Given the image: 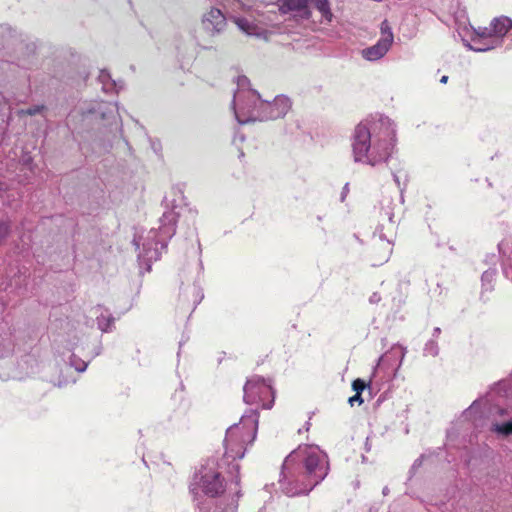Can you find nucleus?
<instances>
[{"instance_id": "nucleus-2", "label": "nucleus", "mask_w": 512, "mask_h": 512, "mask_svg": "<svg viewBox=\"0 0 512 512\" xmlns=\"http://www.w3.org/2000/svg\"><path fill=\"white\" fill-rule=\"evenodd\" d=\"M329 472L328 457L316 445H300L284 460L280 473L281 491L289 496L307 495Z\"/></svg>"}, {"instance_id": "nucleus-26", "label": "nucleus", "mask_w": 512, "mask_h": 512, "mask_svg": "<svg viewBox=\"0 0 512 512\" xmlns=\"http://www.w3.org/2000/svg\"><path fill=\"white\" fill-rule=\"evenodd\" d=\"M503 274L507 279L512 281V264H503Z\"/></svg>"}, {"instance_id": "nucleus-28", "label": "nucleus", "mask_w": 512, "mask_h": 512, "mask_svg": "<svg viewBox=\"0 0 512 512\" xmlns=\"http://www.w3.org/2000/svg\"><path fill=\"white\" fill-rule=\"evenodd\" d=\"M9 232V225L7 223H0V241L6 237Z\"/></svg>"}, {"instance_id": "nucleus-44", "label": "nucleus", "mask_w": 512, "mask_h": 512, "mask_svg": "<svg viewBox=\"0 0 512 512\" xmlns=\"http://www.w3.org/2000/svg\"><path fill=\"white\" fill-rule=\"evenodd\" d=\"M365 446H367L366 451H369L370 445H368V443H365Z\"/></svg>"}, {"instance_id": "nucleus-41", "label": "nucleus", "mask_w": 512, "mask_h": 512, "mask_svg": "<svg viewBox=\"0 0 512 512\" xmlns=\"http://www.w3.org/2000/svg\"><path fill=\"white\" fill-rule=\"evenodd\" d=\"M387 491H388V488H387V487H385V488L383 489V494H387Z\"/></svg>"}, {"instance_id": "nucleus-24", "label": "nucleus", "mask_w": 512, "mask_h": 512, "mask_svg": "<svg viewBox=\"0 0 512 512\" xmlns=\"http://www.w3.org/2000/svg\"><path fill=\"white\" fill-rule=\"evenodd\" d=\"M387 34H390V36L392 37V42H393L394 41V35H393V32H392V29L389 26L387 20H384L381 23V36H380V38H384V36L387 35Z\"/></svg>"}, {"instance_id": "nucleus-38", "label": "nucleus", "mask_w": 512, "mask_h": 512, "mask_svg": "<svg viewBox=\"0 0 512 512\" xmlns=\"http://www.w3.org/2000/svg\"><path fill=\"white\" fill-rule=\"evenodd\" d=\"M498 414L500 416H503V415L507 414V411L505 409H498Z\"/></svg>"}, {"instance_id": "nucleus-13", "label": "nucleus", "mask_w": 512, "mask_h": 512, "mask_svg": "<svg viewBox=\"0 0 512 512\" xmlns=\"http://www.w3.org/2000/svg\"><path fill=\"white\" fill-rule=\"evenodd\" d=\"M393 218H394V212H393L392 208L390 207V204L386 208H382V211H381V221L382 222L387 221L389 223V226H390L391 230L394 229V224H395V222L393 221ZM383 229H384V223H380L377 226V228H376V230H375V232L373 234L374 240H376V239L379 240V248L382 251L379 259H377L373 263V265H381V264L387 262L389 257H390V255H391V253H392V243H391V240L383 232Z\"/></svg>"}, {"instance_id": "nucleus-19", "label": "nucleus", "mask_w": 512, "mask_h": 512, "mask_svg": "<svg viewBox=\"0 0 512 512\" xmlns=\"http://www.w3.org/2000/svg\"><path fill=\"white\" fill-rule=\"evenodd\" d=\"M98 82L101 84L102 91L105 93H118L123 89V82L116 81L111 77L109 71L102 69L98 75Z\"/></svg>"}, {"instance_id": "nucleus-40", "label": "nucleus", "mask_w": 512, "mask_h": 512, "mask_svg": "<svg viewBox=\"0 0 512 512\" xmlns=\"http://www.w3.org/2000/svg\"><path fill=\"white\" fill-rule=\"evenodd\" d=\"M420 462H421V460H420V459L415 460V463H414V465H413V466L415 467L416 465H420Z\"/></svg>"}, {"instance_id": "nucleus-7", "label": "nucleus", "mask_w": 512, "mask_h": 512, "mask_svg": "<svg viewBox=\"0 0 512 512\" xmlns=\"http://www.w3.org/2000/svg\"><path fill=\"white\" fill-rule=\"evenodd\" d=\"M259 413L256 409H248L239 423L231 425L225 435V456L233 460L242 459L246 446L252 444L258 430Z\"/></svg>"}, {"instance_id": "nucleus-11", "label": "nucleus", "mask_w": 512, "mask_h": 512, "mask_svg": "<svg viewBox=\"0 0 512 512\" xmlns=\"http://www.w3.org/2000/svg\"><path fill=\"white\" fill-rule=\"evenodd\" d=\"M243 400L249 405H258L263 409H271L275 392L270 381L260 376L250 377L244 385Z\"/></svg>"}, {"instance_id": "nucleus-25", "label": "nucleus", "mask_w": 512, "mask_h": 512, "mask_svg": "<svg viewBox=\"0 0 512 512\" xmlns=\"http://www.w3.org/2000/svg\"><path fill=\"white\" fill-rule=\"evenodd\" d=\"M366 383L362 379H356L352 383V388L356 393L361 394V392L365 389Z\"/></svg>"}, {"instance_id": "nucleus-4", "label": "nucleus", "mask_w": 512, "mask_h": 512, "mask_svg": "<svg viewBox=\"0 0 512 512\" xmlns=\"http://www.w3.org/2000/svg\"><path fill=\"white\" fill-rule=\"evenodd\" d=\"M165 211L159 219V228L151 229L146 236L135 237L133 242L138 252V262L141 270L150 272L152 263L160 258L161 251L167 247L168 241L176 233L179 216L188 210L193 216L196 211L187 207L186 198L179 189H172L164 198Z\"/></svg>"}, {"instance_id": "nucleus-43", "label": "nucleus", "mask_w": 512, "mask_h": 512, "mask_svg": "<svg viewBox=\"0 0 512 512\" xmlns=\"http://www.w3.org/2000/svg\"><path fill=\"white\" fill-rule=\"evenodd\" d=\"M365 446H367L366 451H369L370 445H368V443H365Z\"/></svg>"}, {"instance_id": "nucleus-39", "label": "nucleus", "mask_w": 512, "mask_h": 512, "mask_svg": "<svg viewBox=\"0 0 512 512\" xmlns=\"http://www.w3.org/2000/svg\"><path fill=\"white\" fill-rule=\"evenodd\" d=\"M383 359H384V356L380 357V359H379V361H378L377 366H379V365H380V362H381V361H383ZM377 368H378V367H376V368H375L374 373L376 372Z\"/></svg>"}, {"instance_id": "nucleus-22", "label": "nucleus", "mask_w": 512, "mask_h": 512, "mask_svg": "<svg viewBox=\"0 0 512 512\" xmlns=\"http://www.w3.org/2000/svg\"><path fill=\"white\" fill-rule=\"evenodd\" d=\"M425 356L436 357L439 353V347L435 339L427 341L423 349Z\"/></svg>"}, {"instance_id": "nucleus-30", "label": "nucleus", "mask_w": 512, "mask_h": 512, "mask_svg": "<svg viewBox=\"0 0 512 512\" xmlns=\"http://www.w3.org/2000/svg\"><path fill=\"white\" fill-rule=\"evenodd\" d=\"M40 110H41V107L36 106V107H33V108H29L27 110H22L21 113L27 114V115H35V114L39 113Z\"/></svg>"}, {"instance_id": "nucleus-3", "label": "nucleus", "mask_w": 512, "mask_h": 512, "mask_svg": "<svg viewBox=\"0 0 512 512\" xmlns=\"http://www.w3.org/2000/svg\"><path fill=\"white\" fill-rule=\"evenodd\" d=\"M396 124L384 115H373L361 121L351 136L355 163L377 167L386 163L396 148Z\"/></svg>"}, {"instance_id": "nucleus-12", "label": "nucleus", "mask_w": 512, "mask_h": 512, "mask_svg": "<svg viewBox=\"0 0 512 512\" xmlns=\"http://www.w3.org/2000/svg\"><path fill=\"white\" fill-rule=\"evenodd\" d=\"M89 77L88 60L75 51L66 54V86L81 87Z\"/></svg>"}, {"instance_id": "nucleus-21", "label": "nucleus", "mask_w": 512, "mask_h": 512, "mask_svg": "<svg viewBox=\"0 0 512 512\" xmlns=\"http://www.w3.org/2000/svg\"><path fill=\"white\" fill-rule=\"evenodd\" d=\"M481 401L475 400L462 414L465 420L473 421L476 415L480 413Z\"/></svg>"}, {"instance_id": "nucleus-15", "label": "nucleus", "mask_w": 512, "mask_h": 512, "mask_svg": "<svg viewBox=\"0 0 512 512\" xmlns=\"http://www.w3.org/2000/svg\"><path fill=\"white\" fill-rule=\"evenodd\" d=\"M391 46L392 37L390 34H387L384 38H379L376 44L362 49L361 56L367 61L374 62L383 58L390 50Z\"/></svg>"}, {"instance_id": "nucleus-31", "label": "nucleus", "mask_w": 512, "mask_h": 512, "mask_svg": "<svg viewBox=\"0 0 512 512\" xmlns=\"http://www.w3.org/2000/svg\"><path fill=\"white\" fill-rule=\"evenodd\" d=\"M381 300V297L378 293H373L369 299L370 303H378Z\"/></svg>"}, {"instance_id": "nucleus-36", "label": "nucleus", "mask_w": 512, "mask_h": 512, "mask_svg": "<svg viewBox=\"0 0 512 512\" xmlns=\"http://www.w3.org/2000/svg\"><path fill=\"white\" fill-rule=\"evenodd\" d=\"M447 81H448V76H446V75L442 76V77H441V79H440V82H441L442 84L447 83Z\"/></svg>"}, {"instance_id": "nucleus-42", "label": "nucleus", "mask_w": 512, "mask_h": 512, "mask_svg": "<svg viewBox=\"0 0 512 512\" xmlns=\"http://www.w3.org/2000/svg\"><path fill=\"white\" fill-rule=\"evenodd\" d=\"M365 446H367L366 451H369L370 445H368V443H365Z\"/></svg>"}, {"instance_id": "nucleus-6", "label": "nucleus", "mask_w": 512, "mask_h": 512, "mask_svg": "<svg viewBox=\"0 0 512 512\" xmlns=\"http://www.w3.org/2000/svg\"><path fill=\"white\" fill-rule=\"evenodd\" d=\"M237 87L232 107L239 124L280 119L291 109V100L284 95L276 96L271 102L262 100L259 93L250 88L246 76L238 77Z\"/></svg>"}, {"instance_id": "nucleus-45", "label": "nucleus", "mask_w": 512, "mask_h": 512, "mask_svg": "<svg viewBox=\"0 0 512 512\" xmlns=\"http://www.w3.org/2000/svg\"><path fill=\"white\" fill-rule=\"evenodd\" d=\"M234 469L238 470L239 469V466L236 464L233 466Z\"/></svg>"}, {"instance_id": "nucleus-18", "label": "nucleus", "mask_w": 512, "mask_h": 512, "mask_svg": "<svg viewBox=\"0 0 512 512\" xmlns=\"http://www.w3.org/2000/svg\"><path fill=\"white\" fill-rule=\"evenodd\" d=\"M204 295L202 292V289L193 284L191 286H188L181 294L180 298L181 300L188 301L187 308L191 311H194L197 305L202 301Z\"/></svg>"}, {"instance_id": "nucleus-1", "label": "nucleus", "mask_w": 512, "mask_h": 512, "mask_svg": "<svg viewBox=\"0 0 512 512\" xmlns=\"http://www.w3.org/2000/svg\"><path fill=\"white\" fill-rule=\"evenodd\" d=\"M291 13L295 18L310 20L313 11L309 0H277L274 3H238V8L229 13L230 20L248 36L267 39L282 23V14Z\"/></svg>"}, {"instance_id": "nucleus-27", "label": "nucleus", "mask_w": 512, "mask_h": 512, "mask_svg": "<svg viewBox=\"0 0 512 512\" xmlns=\"http://www.w3.org/2000/svg\"><path fill=\"white\" fill-rule=\"evenodd\" d=\"M392 350H393L395 353L397 352V350L399 351V353H400V362H399V366H400V365L402 364V361H403V359H404V357H405V354H406L407 350H406V348H405V347L400 346V345L394 346V347L392 348Z\"/></svg>"}, {"instance_id": "nucleus-34", "label": "nucleus", "mask_w": 512, "mask_h": 512, "mask_svg": "<svg viewBox=\"0 0 512 512\" xmlns=\"http://www.w3.org/2000/svg\"><path fill=\"white\" fill-rule=\"evenodd\" d=\"M245 106H246V108H250V109H254L255 108V105H253V103H251L249 101L245 102Z\"/></svg>"}, {"instance_id": "nucleus-20", "label": "nucleus", "mask_w": 512, "mask_h": 512, "mask_svg": "<svg viewBox=\"0 0 512 512\" xmlns=\"http://www.w3.org/2000/svg\"><path fill=\"white\" fill-rule=\"evenodd\" d=\"M496 275H497L496 269H488L483 272L482 277H481V282H482V288L485 291L493 290Z\"/></svg>"}, {"instance_id": "nucleus-17", "label": "nucleus", "mask_w": 512, "mask_h": 512, "mask_svg": "<svg viewBox=\"0 0 512 512\" xmlns=\"http://www.w3.org/2000/svg\"><path fill=\"white\" fill-rule=\"evenodd\" d=\"M309 8L312 10L315 9L319 15V23L320 24H330L334 18V15L330 8V3L328 0H309Z\"/></svg>"}, {"instance_id": "nucleus-33", "label": "nucleus", "mask_w": 512, "mask_h": 512, "mask_svg": "<svg viewBox=\"0 0 512 512\" xmlns=\"http://www.w3.org/2000/svg\"><path fill=\"white\" fill-rule=\"evenodd\" d=\"M440 333H441L440 328L439 327H435L434 330H433V334H432L433 338H437L440 335Z\"/></svg>"}, {"instance_id": "nucleus-9", "label": "nucleus", "mask_w": 512, "mask_h": 512, "mask_svg": "<svg viewBox=\"0 0 512 512\" xmlns=\"http://www.w3.org/2000/svg\"><path fill=\"white\" fill-rule=\"evenodd\" d=\"M83 120L97 124L107 133H113L121 129L122 121L119 115L118 104L114 102H93L80 107Z\"/></svg>"}, {"instance_id": "nucleus-32", "label": "nucleus", "mask_w": 512, "mask_h": 512, "mask_svg": "<svg viewBox=\"0 0 512 512\" xmlns=\"http://www.w3.org/2000/svg\"><path fill=\"white\" fill-rule=\"evenodd\" d=\"M348 191H349V187H348V183H346L345 186L343 187V190L341 193V201H344Z\"/></svg>"}, {"instance_id": "nucleus-35", "label": "nucleus", "mask_w": 512, "mask_h": 512, "mask_svg": "<svg viewBox=\"0 0 512 512\" xmlns=\"http://www.w3.org/2000/svg\"><path fill=\"white\" fill-rule=\"evenodd\" d=\"M237 139H239V141H240V142H243V141H244V139H245V137H244V135L235 136V138H234V142H236V141H237Z\"/></svg>"}, {"instance_id": "nucleus-23", "label": "nucleus", "mask_w": 512, "mask_h": 512, "mask_svg": "<svg viewBox=\"0 0 512 512\" xmlns=\"http://www.w3.org/2000/svg\"><path fill=\"white\" fill-rule=\"evenodd\" d=\"M401 178H402V176L400 174L393 173V179H394L396 185L398 186V188L400 189V192H401V195H402L403 191L406 188L407 175L405 173L403 174V178H404L403 186L401 185Z\"/></svg>"}, {"instance_id": "nucleus-14", "label": "nucleus", "mask_w": 512, "mask_h": 512, "mask_svg": "<svg viewBox=\"0 0 512 512\" xmlns=\"http://www.w3.org/2000/svg\"><path fill=\"white\" fill-rule=\"evenodd\" d=\"M201 27L210 37H216L223 33L227 27V17L216 7H211L201 17Z\"/></svg>"}, {"instance_id": "nucleus-16", "label": "nucleus", "mask_w": 512, "mask_h": 512, "mask_svg": "<svg viewBox=\"0 0 512 512\" xmlns=\"http://www.w3.org/2000/svg\"><path fill=\"white\" fill-rule=\"evenodd\" d=\"M91 313L96 319L97 327L99 330L104 333H108L113 330L115 318L107 308L98 305L92 308Z\"/></svg>"}, {"instance_id": "nucleus-37", "label": "nucleus", "mask_w": 512, "mask_h": 512, "mask_svg": "<svg viewBox=\"0 0 512 512\" xmlns=\"http://www.w3.org/2000/svg\"><path fill=\"white\" fill-rule=\"evenodd\" d=\"M76 382V379L73 378V379H69L67 376H66V380H65V383L68 384V383H75Z\"/></svg>"}, {"instance_id": "nucleus-29", "label": "nucleus", "mask_w": 512, "mask_h": 512, "mask_svg": "<svg viewBox=\"0 0 512 512\" xmlns=\"http://www.w3.org/2000/svg\"><path fill=\"white\" fill-rule=\"evenodd\" d=\"M348 402L351 406H353L355 403L361 404L363 402V399L361 397V394L356 393L354 396L349 398Z\"/></svg>"}, {"instance_id": "nucleus-8", "label": "nucleus", "mask_w": 512, "mask_h": 512, "mask_svg": "<svg viewBox=\"0 0 512 512\" xmlns=\"http://www.w3.org/2000/svg\"><path fill=\"white\" fill-rule=\"evenodd\" d=\"M512 28V20L506 16L495 17L488 27L474 28L472 44L468 47L475 52H486L501 47L504 37Z\"/></svg>"}, {"instance_id": "nucleus-10", "label": "nucleus", "mask_w": 512, "mask_h": 512, "mask_svg": "<svg viewBox=\"0 0 512 512\" xmlns=\"http://www.w3.org/2000/svg\"><path fill=\"white\" fill-rule=\"evenodd\" d=\"M66 339V353L70 352L69 367L76 372L86 371L90 361L101 352L99 343L91 344L88 338L79 335L77 332L68 334Z\"/></svg>"}, {"instance_id": "nucleus-5", "label": "nucleus", "mask_w": 512, "mask_h": 512, "mask_svg": "<svg viewBox=\"0 0 512 512\" xmlns=\"http://www.w3.org/2000/svg\"><path fill=\"white\" fill-rule=\"evenodd\" d=\"M239 480L235 481V488L226 493V483L218 464L208 460L195 473L190 484L193 501L201 512H224L228 509L234 511L241 496L238 488Z\"/></svg>"}]
</instances>
